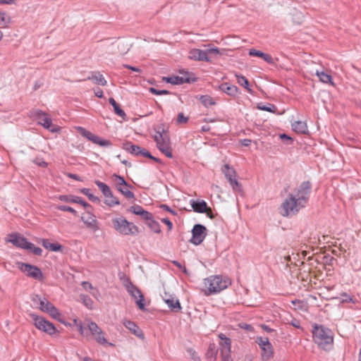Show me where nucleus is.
Wrapping results in <instances>:
<instances>
[{
	"label": "nucleus",
	"instance_id": "f257e3e1",
	"mask_svg": "<svg viewBox=\"0 0 361 361\" xmlns=\"http://www.w3.org/2000/svg\"><path fill=\"white\" fill-rule=\"evenodd\" d=\"M231 284V281L227 277H222L220 275L210 276L204 279L202 290L204 295L208 296L220 293Z\"/></svg>",
	"mask_w": 361,
	"mask_h": 361
},
{
	"label": "nucleus",
	"instance_id": "f03ea898",
	"mask_svg": "<svg viewBox=\"0 0 361 361\" xmlns=\"http://www.w3.org/2000/svg\"><path fill=\"white\" fill-rule=\"evenodd\" d=\"M313 339L318 346L324 350H329L333 345L332 331L322 325L314 324L312 330Z\"/></svg>",
	"mask_w": 361,
	"mask_h": 361
},
{
	"label": "nucleus",
	"instance_id": "7ed1b4c3",
	"mask_svg": "<svg viewBox=\"0 0 361 361\" xmlns=\"http://www.w3.org/2000/svg\"><path fill=\"white\" fill-rule=\"evenodd\" d=\"M154 140L157 148L168 158H172V149L169 136L164 129L162 131L157 130L154 135Z\"/></svg>",
	"mask_w": 361,
	"mask_h": 361
},
{
	"label": "nucleus",
	"instance_id": "20e7f679",
	"mask_svg": "<svg viewBox=\"0 0 361 361\" xmlns=\"http://www.w3.org/2000/svg\"><path fill=\"white\" fill-rule=\"evenodd\" d=\"M305 206L302 204L293 194H289L288 197L284 200L281 204L282 212L283 216H288L297 214L302 208Z\"/></svg>",
	"mask_w": 361,
	"mask_h": 361
},
{
	"label": "nucleus",
	"instance_id": "39448f33",
	"mask_svg": "<svg viewBox=\"0 0 361 361\" xmlns=\"http://www.w3.org/2000/svg\"><path fill=\"white\" fill-rule=\"evenodd\" d=\"M112 224L114 229L121 234L135 235L139 233L138 227L123 217L113 219Z\"/></svg>",
	"mask_w": 361,
	"mask_h": 361
},
{
	"label": "nucleus",
	"instance_id": "423d86ee",
	"mask_svg": "<svg viewBox=\"0 0 361 361\" xmlns=\"http://www.w3.org/2000/svg\"><path fill=\"white\" fill-rule=\"evenodd\" d=\"M8 242L18 247L29 250L36 255L40 256L42 253V250L40 247H35L34 244L28 242L25 238L20 236L18 234H11L9 235Z\"/></svg>",
	"mask_w": 361,
	"mask_h": 361
},
{
	"label": "nucleus",
	"instance_id": "0eeeda50",
	"mask_svg": "<svg viewBox=\"0 0 361 361\" xmlns=\"http://www.w3.org/2000/svg\"><path fill=\"white\" fill-rule=\"evenodd\" d=\"M32 116L37 121L38 124L52 133L59 130L57 127L52 124L51 119L44 111L37 109L32 111Z\"/></svg>",
	"mask_w": 361,
	"mask_h": 361
},
{
	"label": "nucleus",
	"instance_id": "6e6552de",
	"mask_svg": "<svg viewBox=\"0 0 361 361\" xmlns=\"http://www.w3.org/2000/svg\"><path fill=\"white\" fill-rule=\"evenodd\" d=\"M87 329L90 335H92L94 340L101 345L108 344L113 346L114 344L108 343L105 338V334L102 329L94 322L92 321L87 322Z\"/></svg>",
	"mask_w": 361,
	"mask_h": 361
},
{
	"label": "nucleus",
	"instance_id": "1a4fd4ad",
	"mask_svg": "<svg viewBox=\"0 0 361 361\" xmlns=\"http://www.w3.org/2000/svg\"><path fill=\"white\" fill-rule=\"evenodd\" d=\"M30 317L34 320V325L37 329L48 334L49 335H53L55 334L56 329L51 322L35 314H31Z\"/></svg>",
	"mask_w": 361,
	"mask_h": 361
},
{
	"label": "nucleus",
	"instance_id": "9d476101",
	"mask_svg": "<svg viewBox=\"0 0 361 361\" xmlns=\"http://www.w3.org/2000/svg\"><path fill=\"white\" fill-rule=\"evenodd\" d=\"M312 191V184L310 181H303L295 191V197L305 206L307 204Z\"/></svg>",
	"mask_w": 361,
	"mask_h": 361
},
{
	"label": "nucleus",
	"instance_id": "9b49d317",
	"mask_svg": "<svg viewBox=\"0 0 361 361\" xmlns=\"http://www.w3.org/2000/svg\"><path fill=\"white\" fill-rule=\"evenodd\" d=\"M18 268L27 276L38 281H43L44 276L42 271L37 267L29 264L18 263Z\"/></svg>",
	"mask_w": 361,
	"mask_h": 361
},
{
	"label": "nucleus",
	"instance_id": "f8f14e48",
	"mask_svg": "<svg viewBox=\"0 0 361 361\" xmlns=\"http://www.w3.org/2000/svg\"><path fill=\"white\" fill-rule=\"evenodd\" d=\"M77 129L81 135L86 137L88 140L92 142L94 144L98 145L101 147H109L111 145V143L109 140L102 139L98 135L92 133L82 127H78Z\"/></svg>",
	"mask_w": 361,
	"mask_h": 361
},
{
	"label": "nucleus",
	"instance_id": "ddd939ff",
	"mask_svg": "<svg viewBox=\"0 0 361 361\" xmlns=\"http://www.w3.org/2000/svg\"><path fill=\"white\" fill-rule=\"evenodd\" d=\"M206 231L207 228L204 226L195 224L192 229V236L190 242L195 245L201 244L206 237Z\"/></svg>",
	"mask_w": 361,
	"mask_h": 361
},
{
	"label": "nucleus",
	"instance_id": "4468645a",
	"mask_svg": "<svg viewBox=\"0 0 361 361\" xmlns=\"http://www.w3.org/2000/svg\"><path fill=\"white\" fill-rule=\"evenodd\" d=\"M126 289L129 294L136 300V304L141 310H145V298L141 291L130 281L126 284Z\"/></svg>",
	"mask_w": 361,
	"mask_h": 361
},
{
	"label": "nucleus",
	"instance_id": "2eb2a0df",
	"mask_svg": "<svg viewBox=\"0 0 361 361\" xmlns=\"http://www.w3.org/2000/svg\"><path fill=\"white\" fill-rule=\"evenodd\" d=\"M123 149L135 156L149 157L150 152L145 148L133 145L130 142H126L123 144Z\"/></svg>",
	"mask_w": 361,
	"mask_h": 361
},
{
	"label": "nucleus",
	"instance_id": "dca6fc26",
	"mask_svg": "<svg viewBox=\"0 0 361 361\" xmlns=\"http://www.w3.org/2000/svg\"><path fill=\"white\" fill-rule=\"evenodd\" d=\"M257 343L262 350V357L269 359L273 354L272 345L269 341L268 338L257 337L256 339Z\"/></svg>",
	"mask_w": 361,
	"mask_h": 361
},
{
	"label": "nucleus",
	"instance_id": "f3484780",
	"mask_svg": "<svg viewBox=\"0 0 361 361\" xmlns=\"http://www.w3.org/2000/svg\"><path fill=\"white\" fill-rule=\"evenodd\" d=\"M189 59L195 61H210V59L207 56V52L205 50L199 49H192L189 51Z\"/></svg>",
	"mask_w": 361,
	"mask_h": 361
},
{
	"label": "nucleus",
	"instance_id": "a211bd4d",
	"mask_svg": "<svg viewBox=\"0 0 361 361\" xmlns=\"http://www.w3.org/2000/svg\"><path fill=\"white\" fill-rule=\"evenodd\" d=\"M219 338L221 341L220 343L221 357L224 355H231V339L226 336L224 334H219Z\"/></svg>",
	"mask_w": 361,
	"mask_h": 361
},
{
	"label": "nucleus",
	"instance_id": "6ab92c4d",
	"mask_svg": "<svg viewBox=\"0 0 361 361\" xmlns=\"http://www.w3.org/2000/svg\"><path fill=\"white\" fill-rule=\"evenodd\" d=\"M59 200L65 202H73L81 204L85 208L90 207V204L82 200L81 197L75 195H60Z\"/></svg>",
	"mask_w": 361,
	"mask_h": 361
},
{
	"label": "nucleus",
	"instance_id": "aec40b11",
	"mask_svg": "<svg viewBox=\"0 0 361 361\" xmlns=\"http://www.w3.org/2000/svg\"><path fill=\"white\" fill-rule=\"evenodd\" d=\"M81 219L87 227L93 231H96L99 229L97 221L95 216L92 214L88 213L86 216H82Z\"/></svg>",
	"mask_w": 361,
	"mask_h": 361
},
{
	"label": "nucleus",
	"instance_id": "412c9836",
	"mask_svg": "<svg viewBox=\"0 0 361 361\" xmlns=\"http://www.w3.org/2000/svg\"><path fill=\"white\" fill-rule=\"evenodd\" d=\"M123 324L125 327L127 328L134 335L138 338H144V334L135 322L129 320H124Z\"/></svg>",
	"mask_w": 361,
	"mask_h": 361
},
{
	"label": "nucleus",
	"instance_id": "4be33fe9",
	"mask_svg": "<svg viewBox=\"0 0 361 361\" xmlns=\"http://www.w3.org/2000/svg\"><path fill=\"white\" fill-rule=\"evenodd\" d=\"M163 299L171 311L174 312L180 311L181 306L178 299L170 295L167 296L166 295L165 297H163Z\"/></svg>",
	"mask_w": 361,
	"mask_h": 361
},
{
	"label": "nucleus",
	"instance_id": "5701e85b",
	"mask_svg": "<svg viewBox=\"0 0 361 361\" xmlns=\"http://www.w3.org/2000/svg\"><path fill=\"white\" fill-rule=\"evenodd\" d=\"M163 80L172 85H181L190 82L189 78L185 76L164 77Z\"/></svg>",
	"mask_w": 361,
	"mask_h": 361
},
{
	"label": "nucleus",
	"instance_id": "b1692460",
	"mask_svg": "<svg viewBox=\"0 0 361 361\" xmlns=\"http://www.w3.org/2000/svg\"><path fill=\"white\" fill-rule=\"evenodd\" d=\"M191 206L193 210L197 213H204L207 210V204L205 201H195L192 200L190 201Z\"/></svg>",
	"mask_w": 361,
	"mask_h": 361
},
{
	"label": "nucleus",
	"instance_id": "393cba45",
	"mask_svg": "<svg viewBox=\"0 0 361 361\" xmlns=\"http://www.w3.org/2000/svg\"><path fill=\"white\" fill-rule=\"evenodd\" d=\"M219 89L230 96H235L238 93V88L233 85H229L227 82L222 83L219 85Z\"/></svg>",
	"mask_w": 361,
	"mask_h": 361
},
{
	"label": "nucleus",
	"instance_id": "a878e982",
	"mask_svg": "<svg viewBox=\"0 0 361 361\" xmlns=\"http://www.w3.org/2000/svg\"><path fill=\"white\" fill-rule=\"evenodd\" d=\"M315 75L319 78L322 82L334 85V83L332 80V77L329 74L322 71L316 70Z\"/></svg>",
	"mask_w": 361,
	"mask_h": 361
},
{
	"label": "nucleus",
	"instance_id": "bb28decb",
	"mask_svg": "<svg viewBox=\"0 0 361 361\" xmlns=\"http://www.w3.org/2000/svg\"><path fill=\"white\" fill-rule=\"evenodd\" d=\"M292 128L298 133L305 134L307 132V126L304 121H295L292 123Z\"/></svg>",
	"mask_w": 361,
	"mask_h": 361
},
{
	"label": "nucleus",
	"instance_id": "cd10ccee",
	"mask_svg": "<svg viewBox=\"0 0 361 361\" xmlns=\"http://www.w3.org/2000/svg\"><path fill=\"white\" fill-rule=\"evenodd\" d=\"M109 102L114 107L115 114L121 116L123 119H126V114L125 111L120 107L119 104L115 101V99L110 97Z\"/></svg>",
	"mask_w": 361,
	"mask_h": 361
},
{
	"label": "nucleus",
	"instance_id": "c85d7f7f",
	"mask_svg": "<svg viewBox=\"0 0 361 361\" xmlns=\"http://www.w3.org/2000/svg\"><path fill=\"white\" fill-rule=\"evenodd\" d=\"M217 350L214 343H210L208 350L205 354L206 358L208 361H215L216 359Z\"/></svg>",
	"mask_w": 361,
	"mask_h": 361
},
{
	"label": "nucleus",
	"instance_id": "c756f323",
	"mask_svg": "<svg viewBox=\"0 0 361 361\" xmlns=\"http://www.w3.org/2000/svg\"><path fill=\"white\" fill-rule=\"evenodd\" d=\"M94 183L99 188L102 194L105 197H108V196H111V190L110 188L104 183H102L99 180H95Z\"/></svg>",
	"mask_w": 361,
	"mask_h": 361
},
{
	"label": "nucleus",
	"instance_id": "7c9ffc66",
	"mask_svg": "<svg viewBox=\"0 0 361 361\" xmlns=\"http://www.w3.org/2000/svg\"><path fill=\"white\" fill-rule=\"evenodd\" d=\"M42 245L47 250L51 251H61L62 250V245L59 243H51L48 240L44 239L42 241Z\"/></svg>",
	"mask_w": 361,
	"mask_h": 361
},
{
	"label": "nucleus",
	"instance_id": "2f4dec72",
	"mask_svg": "<svg viewBox=\"0 0 361 361\" xmlns=\"http://www.w3.org/2000/svg\"><path fill=\"white\" fill-rule=\"evenodd\" d=\"M111 178L115 183L116 189L119 187L128 186V183L125 180L124 178L119 175L114 173L112 175Z\"/></svg>",
	"mask_w": 361,
	"mask_h": 361
},
{
	"label": "nucleus",
	"instance_id": "473e14b6",
	"mask_svg": "<svg viewBox=\"0 0 361 361\" xmlns=\"http://www.w3.org/2000/svg\"><path fill=\"white\" fill-rule=\"evenodd\" d=\"M130 188L131 185L128 183V186L119 187L117 190L127 199H134L135 195L129 190Z\"/></svg>",
	"mask_w": 361,
	"mask_h": 361
},
{
	"label": "nucleus",
	"instance_id": "72a5a7b5",
	"mask_svg": "<svg viewBox=\"0 0 361 361\" xmlns=\"http://www.w3.org/2000/svg\"><path fill=\"white\" fill-rule=\"evenodd\" d=\"M54 306L52 303H51L48 300H47L45 298H43L42 300H40V304L38 306V308L44 312H48L51 310V308Z\"/></svg>",
	"mask_w": 361,
	"mask_h": 361
},
{
	"label": "nucleus",
	"instance_id": "f704fd0d",
	"mask_svg": "<svg viewBox=\"0 0 361 361\" xmlns=\"http://www.w3.org/2000/svg\"><path fill=\"white\" fill-rule=\"evenodd\" d=\"M89 80H92L95 84L99 85L104 86L106 85V80L102 75L97 73L88 78Z\"/></svg>",
	"mask_w": 361,
	"mask_h": 361
},
{
	"label": "nucleus",
	"instance_id": "c9c22d12",
	"mask_svg": "<svg viewBox=\"0 0 361 361\" xmlns=\"http://www.w3.org/2000/svg\"><path fill=\"white\" fill-rule=\"evenodd\" d=\"M80 192L83 195H86L88 199L94 203H99L100 202V200L99 197L94 196L91 192L90 190L88 188H82L80 189Z\"/></svg>",
	"mask_w": 361,
	"mask_h": 361
},
{
	"label": "nucleus",
	"instance_id": "e433bc0d",
	"mask_svg": "<svg viewBox=\"0 0 361 361\" xmlns=\"http://www.w3.org/2000/svg\"><path fill=\"white\" fill-rule=\"evenodd\" d=\"M200 101L206 107L216 104L214 99L209 95H202L200 97Z\"/></svg>",
	"mask_w": 361,
	"mask_h": 361
},
{
	"label": "nucleus",
	"instance_id": "4c0bfd02",
	"mask_svg": "<svg viewBox=\"0 0 361 361\" xmlns=\"http://www.w3.org/2000/svg\"><path fill=\"white\" fill-rule=\"evenodd\" d=\"M227 180L234 191L238 192H242L241 184L235 179V177H231L230 178H227Z\"/></svg>",
	"mask_w": 361,
	"mask_h": 361
},
{
	"label": "nucleus",
	"instance_id": "58836bf2",
	"mask_svg": "<svg viewBox=\"0 0 361 361\" xmlns=\"http://www.w3.org/2000/svg\"><path fill=\"white\" fill-rule=\"evenodd\" d=\"M104 203L110 207L120 204L119 200L117 197L114 196L113 193H111V196H108V197H106Z\"/></svg>",
	"mask_w": 361,
	"mask_h": 361
},
{
	"label": "nucleus",
	"instance_id": "ea45409f",
	"mask_svg": "<svg viewBox=\"0 0 361 361\" xmlns=\"http://www.w3.org/2000/svg\"><path fill=\"white\" fill-rule=\"evenodd\" d=\"M47 313L49 314L52 318L59 321L60 322H63L61 318V314L59 312V310L54 305L51 308L49 312H48Z\"/></svg>",
	"mask_w": 361,
	"mask_h": 361
},
{
	"label": "nucleus",
	"instance_id": "a19ab883",
	"mask_svg": "<svg viewBox=\"0 0 361 361\" xmlns=\"http://www.w3.org/2000/svg\"><path fill=\"white\" fill-rule=\"evenodd\" d=\"M237 78V81L239 85L244 87L248 92H251V90L249 88V82L247 79L243 75H235Z\"/></svg>",
	"mask_w": 361,
	"mask_h": 361
},
{
	"label": "nucleus",
	"instance_id": "79ce46f5",
	"mask_svg": "<svg viewBox=\"0 0 361 361\" xmlns=\"http://www.w3.org/2000/svg\"><path fill=\"white\" fill-rule=\"evenodd\" d=\"M257 109H259V110L266 111L271 113H274L276 110V106L271 104H267L266 105L259 104L257 105Z\"/></svg>",
	"mask_w": 361,
	"mask_h": 361
},
{
	"label": "nucleus",
	"instance_id": "37998d69",
	"mask_svg": "<svg viewBox=\"0 0 361 361\" xmlns=\"http://www.w3.org/2000/svg\"><path fill=\"white\" fill-rule=\"evenodd\" d=\"M80 298L82 300L83 304L88 308L92 309L93 305L92 300L86 295H80Z\"/></svg>",
	"mask_w": 361,
	"mask_h": 361
},
{
	"label": "nucleus",
	"instance_id": "c03bdc74",
	"mask_svg": "<svg viewBox=\"0 0 361 361\" xmlns=\"http://www.w3.org/2000/svg\"><path fill=\"white\" fill-rule=\"evenodd\" d=\"M147 225L154 233H160V226L157 221L152 219L150 221H148Z\"/></svg>",
	"mask_w": 361,
	"mask_h": 361
},
{
	"label": "nucleus",
	"instance_id": "a18cd8bd",
	"mask_svg": "<svg viewBox=\"0 0 361 361\" xmlns=\"http://www.w3.org/2000/svg\"><path fill=\"white\" fill-rule=\"evenodd\" d=\"M224 173L226 178L235 177V171L228 164L225 165V170L224 171Z\"/></svg>",
	"mask_w": 361,
	"mask_h": 361
},
{
	"label": "nucleus",
	"instance_id": "49530a36",
	"mask_svg": "<svg viewBox=\"0 0 361 361\" xmlns=\"http://www.w3.org/2000/svg\"><path fill=\"white\" fill-rule=\"evenodd\" d=\"M77 327L81 335L84 336H88L89 331L87 329V324L84 325L81 322H80L78 324H77Z\"/></svg>",
	"mask_w": 361,
	"mask_h": 361
},
{
	"label": "nucleus",
	"instance_id": "de8ad7c7",
	"mask_svg": "<svg viewBox=\"0 0 361 361\" xmlns=\"http://www.w3.org/2000/svg\"><path fill=\"white\" fill-rule=\"evenodd\" d=\"M11 23L10 17L7 16L4 12H0V24L3 23L4 27H6Z\"/></svg>",
	"mask_w": 361,
	"mask_h": 361
},
{
	"label": "nucleus",
	"instance_id": "09e8293b",
	"mask_svg": "<svg viewBox=\"0 0 361 361\" xmlns=\"http://www.w3.org/2000/svg\"><path fill=\"white\" fill-rule=\"evenodd\" d=\"M59 210L63 212H69L72 213L74 216H78V212L72 207L66 205H59L56 207Z\"/></svg>",
	"mask_w": 361,
	"mask_h": 361
},
{
	"label": "nucleus",
	"instance_id": "8fccbe9b",
	"mask_svg": "<svg viewBox=\"0 0 361 361\" xmlns=\"http://www.w3.org/2000/svg\"><path fill=\"white\" fill-rule=\"evenodd\" d=\"M130 212H131L132 213L136 214V215H141V214L142 213V212L145 211V209H143V208L140 206V205H134V206H132L130 207V209H128Z\"/></svg>",
	"mask_w": 361,
	"mask_h": 361
},
{
	"label": "nucleus",
	"instance_id": "3c124183",
	"mask_svg": "<svg viewBox=\"0 0 361 361\" xmlns=\"http://www.w3.org/2000/svg\"><path fill=\"white\" fill-rule=\"evenodd\" d=\"M188 117L185 116L183 113H179L177 116L176 122L178 124L186 123L188 121Z\"/></svg>",
	"mask_w": 361,
	"mask_h": 361
},
{
	"label": "nucleus",
	"instance_id": "603ef678",
	"mask_svg": "<svg viewBox=\"0 0 361 361\" xmlns=\"http://www.w3.org/2000/svg\"><path fill=\"white\" fill-rule=\"evenodd\" d=\"M263 54H264V52H262L259 50L255 49H251L249 51V55L251 56H257V57L262 58Z\"/></svg>",
	"mask_w": 361,
	"mask_h": 361
},
{
	"label": "nucleus",
	"instance_id": "864d4df0",
	"mask_svg": "<svg viewBox=\"0 0 361 361\" xmlns=\"http://www.w3.org/2000/svg\"><path fill=\"white\" fill-rule=\"evenodd\" d=\"M140 216L142 219L147 220L148 221H150L152 219V214L146 210L142 212Z\"/></svg>",
	"mask_w": 361,
	"mask_h": 361
},
{
	"label": "nucleus",
	"instance_id": "5fc2aeb1",
	"mask_svg": "<svg viewBox=\"0 0 361 361\" xmlns=\"http://www.w3.org/2000/svg\"><path fill=\"white\" fill-rule=\"evenodd\" d=\"M262 59H263L268 63H270V64L274 63L273 58L271 56V55H269L268 54L264 53L262 56Z\"/></svg>",
	"mask_w": 361,
	"mask_h": 361
},
{
	"label": "nucleus",
	"instance_id": "6e6d98bb",
	"mask_svg": "<svg viewBox=\"0 0 361 361\" xmlns=\"http://www.w3.org/2000/svg\"><path fill=\"white\" fill-rule=\"evenodd\" d=\"M205 51L207 52V56L209 54L216 55V54H220L219 49L218 48H216V47H215V48H209L207 50H205Z\"/></svg>",
	"mask_w": 361,
	"mask_h": 361
},
{
	"label": "nucleus",
	"instance_id": "4d7b16f0",
	"mask_svg": "<svg viewBox=\"0 0 361 361\" xmlns=\"http://www.w3.org/2000/svg\"><path fill=\"white\" fill-rule=\"evenodd\" d=\"M161 221L164 223L166 225H167L169 231H171L172 229L173 224L168 218L162 219Z\"/></svg>",
	"mask_w": 361,
	"mask_h": 361
},
{
	"label": "nucleus",
	"instance_id": "13d9d810",
	"mask_svg": "<svg viewBox=\"0 0 361 361\" xmlns=\"http://www.w3.org/2000/svg\"><path fill=\"white\" fill-rule=\"evenodd\" d=\"M343 296L344 298L343 299V302H355L353 298L350 295H348L347 293H343Z\"/></svg>",
	"mask_w": 361,
	"mask_h": 361
},
{
	"label": "nucleus",
	"instance_id": "bf43d9fd",
	"mask_svg": "<svg viewBox=\"0 0 361 361\" xmlns=\"http://www.w3.org/2000/svg\"><path fill=\"white\" fill-rule=\"evenodd\" d=\"M94 95L99 98H102L104 97L103 91L100 88H97L94 90Z\"/></svg>",
	"mask_w": 361,
	"mask_h": 361
},
{
	"label": "nucleus",
	"instance_id": "052dcab7",
	"mask_svg": "<svg viewBox=\"0 0 361 361\" xmlns=\"http://www.w3.org/2000/svg\"><path fill=\"white\" fill-rule=\"evenodd\" d=\"M240 326L242 329H244L247 330L249 331H252L254 330L253 326L252 325H250V324H240Z\"/></svg>",
	"mask_w": 361,
	"mask_h": 361
},
{
	"label": "nucleus",
	"instance_id": "680f3d73",
	"mask_svg": "<svg viewBox=\"0 0 361 361\" xmlns=\"http://www.w3.org/2000/svg\"><path fill=\"white\" fill-rule=\"evenodd\" d=\"M123 66L126 68H128V69H130L133 71H135V72H137V73H141V70L137 67H134V66H130V65H128V64H125L123 65Z\"/></svg>",
	"mask_w": 361,
	"mask_h": 361
},
{
	"label": "nucleus",
	"instance_id": "e2e57ef3",
	"mask_svg": "<svg viewBox=\"0 0 361 361\" xmlns=\"http://www.w3.org/2000/svg\"><path fill=\"white\" fill-rule=\"evenodd\" d=\"M43 298H41L39 295H35L32 297V301L35 304H37L39 305L40 304V300H42Z\"/></svg>",
	"mask_w": 361,
	"mask_h": 361
},
{
	"label": "nucleus",
	"instance_id": "0e129e2a",
	"mask_svg": "<svg viewBox=\"0 0 361 361\" xmlns=\"http://www.w3.org/2000/svg\"><path fill=\"white\" fill-rule=\"evenodd\" d=\"M173 264L176 266L177 267H178L179 269H183V271L185 273V274H188V270L186 269L185 267H183L181 264L180 262H178V261H173Z\"/></svg>",
	"mask_w": 361,
	"mask_h": 361
},
{
	"label": "nucleus",
	"instance_id": "69168bd1",
	"mask_svg": "<svg viewBox=\"0 0 361 361\" xmlns=\"http://www.w3.org/2000/svg\"><path fill=\"white\" fill-rule=\"evenodd\" d=\"M204 213L207 214V216L211 219H214L215 218V215L213 214L211 208L207 207V210Z\"/></svg>",
	"mask_w": 361,
	"mask_h": 361
},
{
	"label": "nucleus",
	"instance_id": "338daca9",
	"mask_svg": "<svg viewBox=\"0 0 361 361\" xmlns=\"http://www.w3.org/2000/svg\"><path fill=\"white\" fill-rule=\"evenodd\" d=\"M68 177L72 178V179H74L75 180H78V181H82V179L80 178V177L79 176H78L77 174H74V173H68Z\"/></svg>",
	"mask_w": 361,
	"mask_h": 361
},
{
	"label": "nucleus",
	"instance_id": "774afa93",
	"mask_svg": "<svg viewBox=\"0 0 361 361\" xmlns=\"http://www.w3.org/2000/svg\"><path fill=\"white\" fill-rule=\"evenodd\" d=\"M82 286L85 289H93L92 284L87 281H84L82 283Z\"/></svg>",
	"mask_w": 361,
	"mask_h": 361
}]
</instances>
